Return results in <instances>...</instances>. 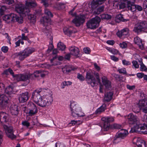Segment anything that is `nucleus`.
Instances as JSON below:
<instances>
[{
    "label": "nucleus",
    "instance_id": "c85d7f7f",
    "mask_svg": "<svg viewBox=\"0 0 147 147\" xmlns=\"http://www.w3.org/2000/svg\"><path fill=\"white\" fill-rule=\"evenodd\" d=\"M136 5L131 3L129 2L127 4V7L128 10L131 11L132 12L136 11Z\"/></svg>",
    "mask_w": 147,
    "mask_h": 147
},
{
    "label": "nucleus",
    "instance_id": "603ef678",
    "mask_svg": "<svg viewBox=\"0 0 147 147\" xmlns=\"http://www.w3.org/2000/svg\"><path fill=\"white\" fill-rule=\"evenodd\" d=\"M112 128H113L115 129H120L121 126L120 125L115 123L112 125Z\"/></svg>",
    "mask_w": 147,
    "mask_h": 147
},
{
    "label": "nucleus",
    "instance_id": "79ce46f5",
    "mask_svg": "<svg viewBox=\"0 0 147 147\" xmlns=\"http://www.w3.org/2000/svg\"><path fill=\"white\" fill-rule=\"evenodd\" d=\"M38 111H35L30 109H28V113L30 116H32L35 115Z\"/></svg>",
    "mask_w": 147,
    "mask_h": 147
},
{
    "label": "nucleus",
    "instance_id": "b1692460",
    "mask_svg": "<svg viewBox=\"0 0 147 147\" xmlns=\"http://www.w3.org/2000/svg\"><path fill=\"white\" fill-rule=\"evenodd\" d=\"M63 31L65 34L69 36H70L72 33L75 32L72 27H70L69 28H64L63 29Z\"/></svg>",
    "mask_w": 147,
    "mask_h": 147
},
{
    "label": "nucleus",
    "instance_id": "7c9ffc66",
    "mask_svg": "<svg viewBox=\"0 0 147 147\" xmlns=\"http://www.w3.org/2000/svg\"><path fill=\"white\" fill-rule=\"evenodd\" d=\"M73 69L72 68L70 65H65L62 68V71L64 74H67Z\"/></svg>",
    "mask_w": 147,
    "mask_h": 147
},
{
    "label": "nucleus",
    "instance_id": "69168bd1",
    "mask_svg": "<svg viewBox=\"0 0 147 147\" xmlns=\"http://www.w3.org/2000/svg\"><path fill=\"white\" fill-rule=\"evenodd\" d=\"M144 74L142 73H138L137 74V76L139 79L142 78L143 77Z\"/></svg>",
    "mask_w": 147,
    "mask_h": 147
},
{
    "label": "nucleus",
    "instance_id": "6e6d98bb",
    "mask_svg": "<svg viewBox=\"0 0 147 147\" xmlns=\"http://www.w3.org/2000/svg\"><path fill=\"white\" fill-rule=\"evenodd\" d=\"M84 52L86 54H89L90 52V49L88 47L84 48L83 49Z\"/></svg>",
    "mask_w": 147,
    "mask_h": 147
},
{
    "label": "nucleus",
    "instance_id": "4c0bfd02",
    "mask_svg": "<svg viewBox=\"0 0 147 147\" xmlns=\"http://www.w3.org/2000/svg\"><path fill=\"white\" fill-rule=\"evenodd\" d=\"M72 82L70 81H64L61 84V87L62 88H64L65 86H68L71 84Z\"/></svg>",
    "mask_w": 147,
    "mask_h": 147
},
{
    "label": "nucleus",
    "instance_id": "5fc2aeb1",
    "mask_svg": "<svg viewBox=\"0 0 147 147\" xmlns=\"http://www.w3.org/2000/svg\"><path fill=\"white\" fill-rule=\"evenodd\" d=\"M133 65L136 68H138L139 65L138 64V62L136 61H133L132 62Z\"/></svg>",
    "mask_w": 147,
    "mask_h": 147
},
{
    "label": "nucleus",
    "instance_id": "f3484780",
    "mask_svg": "<svg viewBox=\"0 0 147 147\" xmlns=\"http://www.w3.org/2000/svg\"><path fill=\"white\" fill-rule=\"evenodd\" d=\"M29 97L28 93V92H26L23 93L20 95L19 100L20 102H24L28 100Z\"/></svg>",
    "mask_w": 147,
    "mask_h": 147
},
{
    "label": "nucleus",
    "instance_id": "dca6fc26",
    "mask_svg": "<svg viewBox=\"0 0 147 147\" xmlns=\"http://www.w3.org/2000/svg\"><path fill=\"white\" fill-rule=\"evenodd\" d=\"M8 98L5 95L0 96V107L4 108L8 103Z\"/></svg>",
    "mask_w": 147,
    "mask_h": 147
},
{
    "label": "nucleus",
    "instance_id": "a19ab883",
    "mask_svg": "<svg viewBox=\"0 0 147 147\" xmlns=\"http://www.w3.org/2000/svg\"><path fill=\"white\" fill-rule=\"evenodd\" d=\"M101 17L102 19L106 20H109L111 18V16L107 14H102L101 15Z\"/></svg>",
    "mask_w": 147,
    "mask_h": 147
},
{
    "label": "nucleus",
    "instance_id": "20e7f679",
    "mask_svg": "<svg viewBox=\"0 0 147 147\" xmlns=\"http://www.w3.org/2000/svg\"><path fill=\"white\" fill-rule=\"evenodd\" d=\"M34 51V49L33 48L28 47L22 51L15 54L14 55L16 57H18L20 60H23Z\"/></svg>",
    "mask_w": 147,
    "mask_h": 147
},
{
    "label": "nucleus",
    "instance_id": "e2e57ef3",
    "mask_svg": "<svg viewBox=\"0 0 147 147\" xmlns=\"http://www.w3.org/2000/svg\"><path fill=\"white\" fill-rule=\"evenodd\" d=\"M3 137V132L1 131H0V146L1 145Z\"/></svg>",
    "mask_w": 147,
    "mask_h": 147
},
{
    "label": "nucleus",
    "instance_id": "2eb2a0df",
    "mask_svg": "<svg viewBox=\"0 0 147 147\" xmlns=\"http://www.w3.org/2000/svg\"><path fill=\"white\" fill-rule=\"evenodd\" d=\"M128 134V132L126 131V133L124 134H120V132L118 131L113 141V142L115 144L118 143L120 142L121 139L126 137Z\"/></svg>",
    "mask_w": 147,
    "mask_h": 147
},
{
    "label": "nucleus",
    "instance_id": "6ab92c4d",
    "mask_svg": "<svg viewBox=\"0 0 147 147\" xmlns=\"http://www.w3.org/2000/svg\"><path fill=\"white\" fill-rule=\"evenodd\" d=\"M129 33V29L127 28H125L121 31H118L117 34L118 37L120 38L123 36L128 35Z\"/></svg>",
    "mask_w": 147,
    "mask_h": 147
},
{
    "label": "nucleus",
    "instance_id": "49530a36",
    "mask_svg": "<svg viewBox=\"0 0 147 147\" xmlns=\"http://www.w3.org/2000/svg\"><path fill=\"white\" fill-rule=\"evenodd\" d=\"M110 51L112 54L115 55L119 54V55H120L121 54L119 53V51L117 49H111L110 50Z\"/></svg>",
    "mask_w": 147,
    "mask_h": 147
},
{
    "label": "nucleus",
    "instance_id": "c03bdc74",
    "mask_svg": "<svg viewBox=\"0 0 147 147\" xmlns=\"http://www.w3.org/2000/svg\"><path fill=\"white\" fill-rule=\"evenodd\" d=\"M6 7L5 6H2L0 8V16L2 15L4 11L6 10Z\"/></svg>",
    "mask_w": 147,
    "mask_h": 147
},
{
    "label": "nucleus",
    "instance_id": "72a5a7b5",
    "mask_svg": "<svg viewBox=\"0 0 147 147\" xmlns=\"http://www.w3.org/2000/svg\"><path fill=\"white\" fill-rule=\"evenodd\" d=\"M54 7L57 9L59 10L61 9H63L65 7V5L64 3H57L54 6Z\"/></svg>",
    "mask_w": 147,
    "mask_h": 147
},
{
    "label": "nucleus",
    "instance_id": "09e8293b",
    "mask_svg": "<svg viewBox=\"0 0 147 147\" xmlns=\"http://www.w3.org/2000/svg\"><path fill=\"white\" fill-rule=\"evenodd\" d=\"M9 73L11 75L13 78L14 80L16 79V76H17L18 74L14 75V73L13 71V70L10 68H9Z\"/></svg>",
    "mask_w": 147,
    "mask_h": 147
},
{
    "label": "nucleus",
    "instance_id": "2f4dec72",
    "mask_svg": "<svg viewBox=\"0 0 147 147\" xmlns=\"http://www.w3.org/2000/svg\"><path fill=\"white\" fill-rule=\"evenodd\" d=\"M115 20L117 22H119L120 21L124 22L126 21L127 20L124 19L123 17V15L120 14L116 16Z\"/></svg>",
    "mask_w": 147,
    "mask_h": 147
},
{
    "label": "nucleus",
    "instance_id": "a878e982",
    "mask_svg": "<svg viewBox=\"0 0 147 147\" xmlns=\"http://www.w3.org/2000/svg\"><path fill=\"white\" fill-rule=\"evenodd\" d=\"M104 8L103 6H100L96 9L92 8V11L94 14L98 15L104 11Z\"/></svg>",
    "mask_w": 147,
    "mask_h": 147
},
{
    "label": "nucleus",
    "instance_id": "4468645a",
    "mask_svg": "<svg viewBox=\"0 0 147 147\" xmlns=\"http://www.w3.org/2000/svg\"><path fill=\"white\" fill-rule=\"evenodd\" d=\"M128 122L129 124L132 125L138 123L139 120L138 117L132 113H130L127 116Z\"/></svg>",
    "mask_w": 147,
    "mask_h": 147
},
{
    "label": "nucleus",
    "instance_id": "5701e85b",
    "mask_svg": "<svg viewBox=\"0 0 147 147\" xmlns=\"http://www.w3.org/2000/svg\"><path fill=\"white\" fill-rule=\"evenodd\" d=\"M113 94V93L110 91L105 93L104 98V101L109 102L110 101L112 98Z\"/></svg>",
    "mask_w": 147,
    "mask_h": 147
},
{
    "label": "nucleus",
    "instance_id": "473e14b6",
    "mask_svg": "<svg viewBox=\"0 0 147 147\" xmlns=\"http://www.w3.org/2000/svg\"><path fill=\"white\" fill-rule=\"evenodd\" d=\"M106 109V105H103L100 107L98 109L95 111V113L96 114H100L103 112Z\"/></svg>",
    "mask_w": 147,
    "mask_h": 147
},
{
    "label": "nucleus",
    "instance_id": "4d7b16f0",
    "mask_svg": "<svg viewBox=\"0 0 147 147\" xmlns=\"http://www.w3.org/2000/svg\"><path fill=\"white\" fill-rule=\"evenodd\" d=\"M22 124L26 126L27 127H28L30 125V123L27 121H25L22 122Z\"/></svg>",
    "mask_w": 147,
    "mask_h": 147
},
{
    "label": "nucleus",
    "instance_id": "774afa93",
    "mask_svg": "<svg viewBox=\"0 0 147 147\" xmlns=\"http://www.w3.org/2000/svg\"><path fill=\"white\" fill-rule=\"evenodd\" d=\"M111 58L112 60L115 61H117L119 60L118 58L117 57H115V56L111 55Z\"/></svg>",
    "mask_w": 147,
    "mask_h": 147
},
{
    "label": "nucleus",
    "instance_id": "c9c22d12",
    "mask_svg": "<svg viewBox=\"0 0 147 147\" xmlns=\"http://www.w3.org/2000/svg\"><path fill=\"white\" fill-rule=\"evenodd\" d=\"M140 131L144 134H147V125L145 124H141Z\"/></svg>",
    "mask_w": 147,
    "mask_h": 147
},
{
    "label": "nucleus",
    "instance_id": "bf43d9fd",
    "mask_svg": "<svg viewBox=\"0 0 147 147\" xmlns=\"http://www.w3.org/2000/svg\"><path fill=\"white\" fill-rule=\"evenodd\" d=\"M120 47L122 48H126L127 46V43L124 42L122 43H120L119 45Z\"/></svg>",
    "mask_w": 147,
    "mask_h": 147
},
{
    "label": "nucleus",
    "instance_id": "f704fd0d",
    "mask_svg": "<svg viewBox=\"0 0 147 147\" xmlns=\"http://www.w3.org/2000/svg\"><path fill=\"white\" fill-rule=\"evenodd\" d=\"M13 87L9 85L5 89V92L7 94H10L13 92Z\"/></svg>",
    "mask_w": 147,
    "mask_h": 147
},
{
    "label": "nucleus",
    "instance_id": "4be33fe9",
    "mask_svg": "<svg viewBox=\"0 0 147 147\" xmlns=\"http://www.w3.org/2000/svg\"><path fill=\"white\" fill-rule=\"evenodd\" d=\"M134 41L135 43L138 45L139 48L141 49H144V47L142 40L138 36L134 38Z\"/></svg>",
    "mask_w": 147,
    "mask_h": 147
},
{
    "label": "nucleus",
    "instance_id": "393cba45",
    "mask_svg": "<svg viewBox=\"0 0 147 147\" xmlns=\"http://www.w3.org/2000/svg\"><path fill=\"white\" fill-rule=\"evenodd\" d=\"M106 0H93L92 3V7L95 8L98 5L103 3Z\"/></svg>",
    "mask_w": 147,
    "mask_h": 147
},
{
    "label": "nucleus",
    "instance_id": "680f3d73",
    "mask_svg": "<svg viewBox=\"0 0 147 147\" xmlns=\"http://www.w3.org/2000/svg\"><path fill=\"white\" fill-rule=\"evenodd\" d=\"M136 10H137L139 11H141L142 10L143 8L141 6L136 5Z\"/></svg>",
    "mask_w": 147,
    "mask_h": 147
},
{
    "label": "nucleus",
    "instance_id": "37998d69",
    "mask_svg": "<svg viewBox=\"0 0 147 147\" xmlns=\"http://www.w3.org/2000/svg\"><path fill=\"white\" fill-rule=\"evenodd\" d=\"M28 18L30 19V22L32 23H34L36 21V17L34 15H31V16H29Z\"/></svg>",
    "mask_w": 147,
    "mask_h": 147
},
{
    "label": "nucleus",
    "instance_id": "f03ea898",
    "mask_svg": "<svg viewBox=\"0 0 147 147\" xmlns=\"http://www.w3.org/2000/svg\"><path fill=\"white\" fill-rule=\"evenodd\" d=\"M94 75L96 78L92 73L90 72H87L85 77L86 81L87 83L92 87L97 84V81L99 84H101L99 74L98 73H95Z\"/></svg>",
    "mask_w": 147,
    "mask_h": 147
},
{
    "label": "nucleus",
    "instance_id": "ddd939ff",
    "mask_svg": "<svg viewBox=\"0 0 147 147\" xmlns=\"http://www.w3.org/2000/svg\"><path fill=\"white\" fill-rule=\"evenodd\" d=\"M138 104L140 109L143 112L147 113V99L140 100Z\"/></svg>",
    "mask_w": 147,
    "mask_h": 147
},
{
    "label": "nucleus",
    "instance_id": "412c9836",
    "mask_svg": "<svg viewBox=\"0 0 147 147\" xmlns=\"http://www.w3.org/2000/svg\"><path fill=\"white\" fill-rule=\"evenodd\" d=\"M10 111L12 115H17L18 113L19 109L17 105H14L10 107Z\"/></svg>",
    "mask_w": 147,
    "mask_h": 147
},
{
    "label": "nucleus",
    "instance_id": "cd10ccee",
    "mask_svg": "<svg viewBox=\"0 0 147 147\" xmlns=\"http://www.w3.org/2000/svg\"><path fill=\"white\" fill-rule=\"evenodd\" d=\"M136 145L138 147H146L145 141L140 138H138L137 139Z\"/></svg>",
    "mask_w": 147,
    "mask_h": 147
},
{
    "label": "nucleus",
    "instance_id": "39448f33",
    "mask_svg": "<svg viewBox=\"0 0 147 147\" xmlns=\"http://www.w3.org/2000/svg\"><path fill=\"white\" fill-rule=\"evenodd\" d=\"M3 20L7 23H9L10 21L17 22L19 23H22L23 21V18L21 17L17 16L16 14L11 13L10 14L5 15L3 17Z\"/></svg>",
    "mask_w": 147,
    "mask_h": 147
},
{
    "label": "nucleus",
    "instance_id": "13d9d810",
    "mask_svg": "<svg viewBox=\"0 0 147 147\" xmlns=\"http://www.w3.org/2000/svg\"><path fill=\"white\" fill-rule=\"evenodd\" d=\"M1 49L3 52L6 53L8 51V48L7 47L3 46L1 48Z\"/></svg>",
    "mask_w": 147,
    "mask_h": 147
},
{
    "label": "nucleus",
    "instance_id": "8fccbe9b",
    "mask_svg": "<svg viewBox=\"0 0 147 147\" xmlns=\"http://www.w3.org/2000/svg\"><path fill=\"white\" fill-rule=\"evenodd\" d=\"M77 78L81 81H84L85 80L84 77L82 75L79 73H78L77 74Z\"/></svg>",
    "mask_w": 147,
    "mask_h": 147
},
{
    "label": "nucleus",
    "instance_id": "338daca9",
    "mask_svg": "<svg viewBox=\"0 0 147 147\" xmlns=\"http://www.w3.org/2000/svg\"><path fill=\"white\" fill-rule=\"evenodd\" d=\"M14 2L13 0H5V3L7 4L10 5L13 4Z\"/></svg>",
    "mask_w": 147,
    "mask_h": 147
},
{
    "label": "nucleus",
    "instance_id": "58836bf2",
    "mask_svg": "<svg viewBox=\"0 0 147 147\" xmlns=\"http://www.w3.org/2000/svg\"><path fill=\"white\" fill-rule=\"evenodd\" d=\"M26 4L28 6L31 7H35L36 5V3L34 1H28L26 3Z\"/></svg>",
    "mask_w": 147,
    "mask_h": 147
},
{
    "label": "nucleus",
    "instance_id": "052dcab7",
    "mask_svg": "<svg viewBox=\"0 0 147 147\" xmlns=\"http://www.w3.org/2000/svg\"><path fill=\"white\" fill-rule=\"evenodd\" d=\"M127 88L129 90H133L135 88V86L134 85L131 86L129 84L127 85Z\"/></svg>",
    "mask_w": 147,
    "mask_h": 147
},
{
    "label": "nucleus",
    "instance_id": "9d476101",
    "mask_svg": "<svg viewBox=\"0 0 147 147\" xmlns=\"http://www.w3.org/2000/svg\"><path fill=\"white\" fill-rule=\"evenodd\" d=\"M147 28V24L145 22H141L135 25L133 31L136 33H139L141 32L143 29Z\"/></svg>",
    "mask_w": 147,
    "mask_h": 147
},
{
    "label": "nucleus",
    "instance_id": "0e129e2a",
    "mask_svg": "<svg viewBox=\"0 0 147 147\" xmlns=\"http://www.w3.org/2000/svg\"><path fill=\"white\" fill-rule=\"evenodd\" d=\"M21 39L22 40H28V38L27 36H25V34L24 33L22 34Z\"/></svg>",
    "mask_w": 147,
    "mask_h": 147
},
{
    "label": "nucleus",
    "instance_id": "9b49d317",
    "mask_svg": "<svg viewBox=\"0 0 147 147\" xmlns=\"http://www.w3.org/2000/svg\"><path fill=\"white\" fill-rule=\"evenodd\" d=\"M85 17L84 16L80 15L76 16L72 22L75 24L77 26H79L85 22Z\"/></svg>",
    "mask_w": 147,
    "mask_h": 147
},
{
    "label": "nucleus",
    "instance_id": "bb28decb",
    "mask_svg": "<svg viewBox=\"0 0 147 147\" xmlns=\"http://www.w3.org/2000/svg\"><path fill=\"white\" fill-rule=\"evenodd\" d=\"M102 82L107 89H109L111 87L110 82L107 80V78L103 76L102 78Z\"/></svg>",
    "mask_w": 147,
    "mask_h": 147
},
{
    "label": "nucleus",
    "instance_id": "0eeeda50",
    "mask_svg": "<svg viewBox=\"0 0 147 147\" xmlns=\"http://www.w3.org/2000/svg\"><path fill=\"white\" fill-rule=\"evenodd\" d=\"M100 21V19L99 17L96 16L87 22V27L90 29H95L99 26Z\"/></svg>",
    "mask_w": 147,
    "mask_h": 147
},
{
    "label": "nucleus",
    "instance_id": "ea45409f",
    "mask_svg": "<svg viewBox=\"0 0 147 147\" xmlns=\"http://www.w3.org/2000/svg\"><path fill=\"white\" fill-rule=\"evenodd\" d=\"M9 119L8 115H5L4 116L2 119H0V121L1 123L4 122H6L8 121Z\"/></svg>",
    "mask_w": 147,
    "mask_h": 147
},
{
    "label": "nucleus",
    "instance_id": "de8ad7c7",
    "mask_svg": "<svg viewBox=\"0 0 147 147\" xmlns=\"http://www.w3.org/2000/svg\"><path fill=\"white\" fill-rule=\"evenodd\" d=\"M126 5H126L125 2H121L119 4V9H124L126 7Z\"/></svg>",
    "mask_w": 147,
    "mask_h": 147
},
{
    "label": "nucleus",
    "instance_id": "a211bd4d",
    "mask_svg": "<svg viewBox=\"0 0 147 147\" xmlns=\"http://www.w3.org/2000/svg\"><path fill=\"white\" fill-rule=\"evenodd\" d=\"M29 76L26 74H18L16 77V80L17 81H25L29 80Z\"/></svg>",
    "mask_w": 147,
    "mask_h": 147
},
{
    "label": "nucleus",
    "instance_id": "f257e3e1",
    "mask_svg": "<svg viewBox=\"0 0 147 147\" xmlns=\"http://www.w3.org/2000/svg\"><path fill=\"white\" fill-rule=\"evenodd\" d=\"M44 92V90L41 88L37 89L32 93V97L33 100L39 106L46 107L52 104L53 101L52 96L51 94L41 96V93Z\"/></svg>",
    "mask_w": 147,
    "mask_h": 147
},
{
    "label": "nucleus",
    "instance_id": "423d86ee",
    "mask_svg": "<svg viewBox=\"0 0 147 147\" xmlns=\"http://www.w3.org/2000/svg\"><path fill=\"white\" fill-rule=\"evenodd\" d=\"M45 13L48 16L47 17L44 16L41 19V23L44 26H47L51 24V20L50 18H52L53 15L49 9H45Z\"/></svg>",
    "mask_w": 147,
    "mask_h": 147
},
{
    "label": "nucleus",
    "instance_id": "f8f14e48",
    "mask_svg": "<svg viewBox=\"0 0 147 147\" xmlns=\"http://www.w3.org/2000/svg\"><path fill=\"white\" fill-rule=\"evenodd\" d=\"M15 10L18 13L25 14L26 12H29V9L24 7V5L21 3L17 4L16 6Z\"/></svg>",
    "mask_w": 147,
    "mask_h": 147
},
{
    "label": "nucleus",
    "instance_id": "a18cd8bd",
    "mask_svg": "<svg viewBox=\"0 0 147 147\" xmlns=\"http://www.w3.org/2000/svg\"><path fill=\"white\" fill-rule=\"evenodd\" d=\"M135 124H136V125L134 126V127L136 129L137 131H140V129L141 126V124L139 123V121L138 122V123H135Z\"/></svg>",
    "mask_w": 147,
    "mask_h": 147
},
{
    "label": "nucleus",
    "instance_id": "7ed1b4c3",
    "mask_svg": "<svg viewBox=\"0 0 147 147\" xmlns=\"http://www.w3.org/2000/svg\"><path fill=\"white\" fill-rule=\"evenodd\" d=\"M70 109L71 115L74 117H80L85 116V114L82 111L81 108L74 101L71 102Z\"/></svg>",
    "mask_w": 147,
    "mask_h": 147
},
{
    "label": "nucleus",
    "instance_id": "6e6552de",
    "mask_svg": "<svg viewBox=\"0 0 147 147\" xmlns=\"http://www.w3.org/2000/svg\"><path fill=\"white\" fill-rule=\"evenodd\" d=\"M3 127L7 136L11 139H13L16 138V136L13 134V127L11 126H7L3 125Z\"/></svg>",
    "mask_w": 147,
    "mask_h": 147
},
{
    "label": "nucleus",
    "instance_id": "864d4df0",
    "mask_svg": "<svg viewBox=\"0 0 147 147\" xmlns=\"http://www.w3.org/2000/svg\"><path fill=\"white\" fill-rule=\"evenodd\" d=\"M122 62L123 64L125 65H129L131 64V63L130 61L125 59L123 60Z\"/></svg>",
    "mask_w": 147,
    "mask_h": 147
},
{
    "label": "nucleus",
    "instance_id": "3c124183",
    "mask_svg": "<svg viewBox=\"0 0 147 147\" xmlns=\"http://www.w3.org/2000/svg\"><path fill=\"white\" fill-rule=\"evenodd\" d=\"M118 71L120 74H124L127 73L126 69L125 68H122L121 69H118Z\"/></svg>",
    "mask_w": 147,
    "mask_h": 147
},
{
    "label": "nucleus",
    "instance_id": "c756f323",
    "mask_svg": "<svg viewBox=\"0 0 147 147\" xmlns=\"http://www.w3.org/2000/svg\"><path fill=\"white\" fill-rule=\"evenodd\" d=\"M28 109L38 111L36 105L32 102H29L27 105Z\"/></svg>",
    "mask_w": 147,
    "mask_h": 147
},
{
    "label": "nucleus",
    "instance_id": "aec40b11",
    "mask_svg": "<svg viewBox=\"0 0 147 147\" xmlns=\"http://www.w3.org/2000/svg\"><path fill=\"white\" fill-rule=\"evenodd\" d=\"M69 51L71 55L76 56L78 55L79 53L78 48L75 46H71L70 47Z\"/></svg>",
    "mask_w": 147,
    "mask_h": 147
},
{
    "label": "nucleus",
    "instance_id": "e433bc0d",
    "mask_svg": "<svg viewBox=\"0 0 147 147\" xmlns=\"http://www.w3.org/2000/svg\"><path fill=\"white\" fill-rule=\"evenodd\" d=\"M57 47L59 50L63 51L65 48V46L61 42H59L57 45Z\"/></svg>",
    "mask_w": 147,
    "mask_h": 147
},
{
    "label": "nucleus",
    "instance_id": "1a4fd4ad",
    "mask_svg": "<svg viewBox=\"0 0 147 147\" xmlns=\"http://www.w3.org/2000/svg\"><path fill=\"white\" fill-rule=\"evenodd\" d=\"M101 120L103 122V129L105 131H108L110 127V123L114 121L113 117H107L102 118Z\"/></svg>",
    "mask_w": 147,
    "mask_h": 147
}]
</instances>
